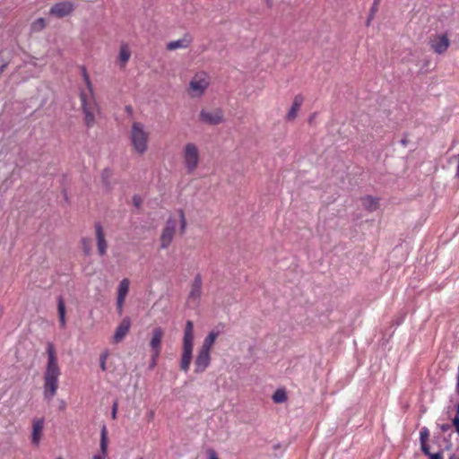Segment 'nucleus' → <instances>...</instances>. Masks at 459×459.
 <instances>
[{
  "instance_id": "f257e3e1",
  "label": "nucleus",
  "mask_w": 459,
  "mask_h": 459,
  "mask_svg": "<svg viewBox=\"0 0 459 459\" xmlns=\"http://www.w3.org/2000/svg\"><path fill=\"white\" fill-rule=\"evenodd\" d=\"M48 363L44 373V398L48 401L52 400L58 388V378L61 375L60 368L57 363V358L53 343L49 342L47 346Z\"/></svg>"
},
{
  "instance_id": "f03ea898",
  "label": "nucleus",
  "mask_w": 459,
  "mask_h": 459,
  "mask_svg": "<svg viewBox=\"0 0 459 459\" xmlns=\"http://www.w3.org/2000/svg\"><path fill=\"white\" fill-rule=\"evenodd\" d=\"M128 138L132 149L136 154L143 156L148 151L150 132L143 123L133 122L128 133Z\"/></svg>"
},
{
  "instance_id": "7ed1b4c3",
  "label": "nucleus",
  "mask_w": 459,
  "mask_h": 459,
  "mask_svg": "<svg viewBox=\"0 0 459 459\" xmlns=\"http://www.w3.org/2000/svg\"><path fill=\"white\" fill-rule=\"evenodd\" d=\"M82 75L88 89V92L81 93L82 108L84 113L85 124L88 127H91L95 123V111L97 110L98 107L91 82L85 70H83Z\"/></svg>"
},
{
  "instance_id": "20e7f679",
  "label": "nucleus",
  "mask_w": 459,
  "mask_h": 459,
  "mask_svg": "<svg viewBox=\"0 0 459 459\" xmlns=\"http://www.w3.org/2000/svg\"><path fill=\"white\" fill-rule=\"evenodd\" d=\"M178 223H180L181 233H184L186 227V221L182 210L178 212V220L175 217H169L167 220L160 238V248L166 249L169 247L175 237Z\"/></svg>"
},
{
  "instance_id": "39448f33",
  "label": "nucleus",
  "mask_w": 459,
  "mask_h": 459,
  "mask_svg": "<svg viewBox=\"0 0 459 459\" xmlns=\"http://www.w3.org/2000/svg\"><path fill=\"white\" fill-rule=\"evenodd\" d=\"M181 155L187 174H193L201 161V154L198 146L192 142L186 143L182 148Z\"/></svg>"
},
{
  "instance_id": "423d86ee",
  "label": "nucleus",
  "mask_w": 459,
  "mask_h": 459,
  "mask_svg": "<svg viewBox=\"0 0 459 459\" xmlns=\"http://www.w3.org/2000/svg\"><path fill=\"white\" fill-rule=\"evenodd\" d=\"M209 85V75L204 72H198L189 82L188 93L191 98H199L204 94Z\"/></svg>"
},
{
  "instance_id": "0eeeda50",
  "label": "nucleus",
  "mask_w": 459,
  "mask_h": 459,
  "mask_svg": "<svg viewBox=\"0 0 459 459\" xmlns=\"http://www.w3.org/2000/svg\"><path fill=\"white\" fill-rule=\"evenodd\" d=\"M202 123L209 126H216L223 122L224 113L221 108H203L199 114Z\"/></svg>"
},
{
  "instance_id": "6e6552de",
  "label": "nucleus",
  "mask_w": 459,
  "mask_h": 459,
  "mask_svg": "<svg viewBox=\"0 0 459 459\" xmlns=\"http://www.w3.org/2000/svg\"><path fill=\"white\" fill-rule=\"evenodd\" d=\"M164 336V330L161 327H155L152 333L150 346L152 351L153 363L160 356L161 350V341Z\"/></svg>"
},
{
  "instance_id": "1a4fd4ad",
  "label": "nucleus",
  "mask_w": 459,
  "mask_h": 459,
  "mask_svg": "<svg viewBox=\"0 0 459 459\" xmlns=\"http://www.w3.org/2000/svg\"><path fill=\"white\" fill-rule=\"evenodd\" d=\"M74 6L72 2H60L56 3L50 8L49 14L57 18H63L66 15H69L74 11Z\"/></svg>"
},
{
  "instance_id": "9d476101",
  "label": "nucleus",
  "mask_w": 459,
  "mask_h": 459,
  "mask_svg": "<svg viewBox=\"0 0 459 459\" xmlns=\"http://www.w3.org/2000/svg\"><path fill=\"white\" fill-rule=\"evenodd\" d=\"M449 45V39L445 34L437 35L430 39V47L437 54L446 52Z\"/></svg>"
},
{
  "instance_id": "9b49d317",
  "label": "nucleus",
  "mask_w": 459,
  "mask_h": 459,
  "mask_svg": "<svg viewBox=\"0 0 459 459\" xmlns=\"http://www.w3.org/2000/svg\"><path fill=\"white\" fill-rule=\"evenodd\" d=\"M131 327V320L129 317H125L122 319L118 326L116 328L115 333L112 337V342L114 343L121 342L126 335L128 333Z\"/></svg>"
},
{
  "instance_id": "f8f14e48",
  "label": "nucleus",
  "mask_w": 459,
  "mask_h": 459,
  "mask_svg": "<svg viewBox=\"0 0 459 459\" xmlns=\"http://www.w3.org/2000/svg\"><path fill=\"white\" fill-rule=\"evenodd\" d=\"M211 363V353L198 350L195 359V372H204Z\"/></svg>"
},
{
  "instance_id": "ddd939ff",
  "label": "nucleus",
  "mask_w": 459,
  "mask_h": 459,
  "mask_svg": "<svg viewBox=\"0 0 459 459\" xmlns=\"http://www.w3.org/2000/svg\"><path fill=\"white\" fill-rule=\"evenodd\" d=\"M202 295V278L198 274L195 277L191 290L188 295V302L196 304Z\"/></svg>"
},
{
  "instance_id": "4468645a",
  "label": "nucleus",
  "mask_w": 459,
  "mask_h": 459,
  "mask_svg": "<svg viewBox=\"0 0 459 459\" xmlns=\"http://www.w3.org/2000/svg\"><path fill=\"white\" fill-rule=\"evenodd\" d=\"M44 429V419H34L32 421L31 442L35 446H39Z\"/></svg>"
},
{
  "instance_id": "2eb2a0df",
  "label": "nucleus",
  "mask_w": 459,
  "mask_h": 459,
  "mask_svg": "<svg viewBox=\"0 0 459 459\" xmlns=\"http://www.w3.org/2000/svg\"><path fill=\"white\" fill-rule=\"evenodd\" d=\"M97 247L100 255L103 256L107 253L108 243L105 238L103 229L100 223L95 225Z\"/></svg>"
},
{
  "instance_id": "dca6fc26",
  "label": "nucleus",
  "mask_w": 459,
  "mask_h": 459,
  "mask_svg": "<svg viewBox=\"0 0 459 459\" xmlns=\"http://www.w3.org/2000/svg\"><path fill=\"white\" fill-rule=\"evenodd\" d=\"M194 324L188 320L186 323L184 336L182 341V348L193 349L194 347Z\"/></svg>"
},
{
  "instance_id": "f3484780",
  "label": "nucleus",
  "mask_w": 459,
  "mask_h": 459,
  "mask_svg": "<svg viewBox=\"0 0 459 459\" xmlns=\"http://www.w3.org/2000/svg\"><path fill=\"white\" fill-rule=\"evenodd\" d=\"M220 332L218 330H212L207 336L204 339L200 351L211 353L213 344L218 338Z\"/></svg>"
},
{
  "instance_id": "a211bd4d",
  "label": "nucleus",
  "mask_w": 459,
  "mask_h": 459,
  "mask_svg": "<svg viewBox=\"0 0 459 459\" xmlns=\"http://www.w3.org/2000/svg\"><path fill=\"white\" fill-rule=\"evenodd\" d=\"M193 358V349L182 348L180 368L184 372L189 370V367Z\"/></svg>"
},
{
  "instance_id": "6ab92c4d",
  "label": "nucleus",
  "mask_w": 459,
  "mask_h": 459,
  "mask_svg": "<svg viewBox=\"0 0 459 459\" xmlns=\"http://www.w3.org/2000/svg\"><path fill=\"white\" fill-rule=\"evenodd\" d=\"M303 101L304 99L301 95H297L294 97L292 106L286 116L288 120L291 121L296 118Z\"/></svg>"
},
{
  "instance_id": "aec40b11",
  "label": "nucleus",
  "mask_w": 459,
  "mask_h": 459,
  "mask_svg": "<svg viewBox=\"0 0 459 459\" xmlns=\"http://www.w3.org/2000/svg\"><path fill=\"white\" fill-rule=\"evenodd\" d=\"M191 40L187 38H183L178 40L170 41L167 44V49L173 51L178 48H186L190 45Z\"/></svg>"
},
{
  "instance_id": "412c9836",
  "label": "nucleus",
  "mask_w": 459,
  "mask_h": 459,
  "mask_svg": "<svg viewBox=\"0 0 459 459\" xmlns=\"http://www.w3.org/2000/svg\"><path fill=\"white\" fill-rule=\"evenodd\" d=\"M131 56V52L126 44H122L119 48L118 59L120 62V66L124 67L126 64L128 62Z\"/></svg>"
},
{
  "instance_id": "4be33fe9",
  "label": "nucleus",
  "mask_w": 459,
  "mask_h": 459,
  "mask_svg": "<svg viewBox=\"0 0 459 459\" xmlns=\"http://www.w3.org/2000/svg\"><path fill=\"white\" fill-rule=\"evenodd\" d=\"M11 62V54L8 51H0V78Z\"/></svg>"
},
{
  "instance_id": "5701e85b",
  "label": "nucleus",
  "mask_w": 459,
  "mask_h": 459,
  "mask_svg": "<svg viewBox=\"0 0 459 459\" xmlns=\"http://www.w3.org/2000/svg\"><path fill=\"white\" fill-rule=\"evenodd\" d=\"M362 205L365 209L368 211H376L378 208V199L368 195L362 198Z\"/></svg>"
},
{
  "instance_id": "b1692460",
  "label": "nucleus",
  "mask_w": 459,
  "mask_h": 459,
  "mask_svg": "<svg viewBox=\"0 0 459 459\" xmlns=\"http://www.w3.org/2000/svg\"><path fill=\"white\" fill-rule=\"evenodd\" d=\"M130 281L127 278L123 279L117 287V298L126 299L129 290Z\"/></svg>"
},
{
  "instance_id": "393cba45",
  "label": "nucleus",
  "mask_w": 459,
  "mask_h": 459,
  "mask_svg": "<svg viewBox=\"0 0 459 459\" xmlns=\"http://www.w3.org/2000/svg\"><path fill=\"white\" fill-rule=\"evenodd\" d=\"M100 456H103L105 458L108 454V436H107V429L105 426H103L101 429V435H100Z\"/></svg>"
},
{
  "instance_id": "a878e982",
  "label": "nucleus",
  "mask_w": 459,
  "mask_h": 459,
  "mask_svg": "<svg viewBox=\"0 0 459 459\" xmlns=\"http://www.w3.org/2000/svg\"><path fill=\"white\" fill-rule=\"evenodd\" d=\"M57 310H58L59 322H60L61 327H65V302H64V299L62 297L58 298Z\"/></svg>"
},
{
  "instance_id": "bb28decb",
  "label": "nucleus",
  "mask_w": 459,
  "mask_h": 459,
  "mask_svg": "<svg viewBox=\"0 0 459 459\" xmlns=\"http://www.w3.org/2000/svg\"><path fill=\"white\" fill-rule=\"evenodd\" d=\"M273 400L276 403H284L287 400V395L284 390L278 389L273 395Z\"/></svg>"
},
{
  "instance_id": "cd10ccee",
  "label": "nucleus",
  "mask_w": 459,
  "mask_h": 459,
  "mask_svg": "<svg viewBox=\"0 0 459 459\" xmlns=\"http://www.w3.org/2000/svg\"><path fill=\"white\" fill-rule=\"evenodd\" d=\"M46 27V21L43 18H39L31 23V30L33 31H40Z\"/></svg>"
},
{
  "instance_id": "c85d7f7f",
  "label": "nucleus",
  "mask_w": 459,
  "mask_h": 459,
  "mask_svg": "<svg viewBox=\"0 0 459 459\" xmlns=\"http://www.w3.org/2000/svg\"><path fill=\"white\" fill-rule=\"evenodd\" d=\"M380 1L381 0H374V3H373V4L371 6V9H370V13H369L368 19L367 21V25L368 26L370 24V22L373 20L375 14L377 12L378 4H379Z\"/></svg>"
},
{
  "instance_id": "c756f323",
  "label": "nucleus",
  "mask_w": 459,
  "mask_h": 459,
  "mask_svg": "<svg viewBox=\"0 0 459 459\" xmlns=\"http://www.w3.org/2000/svg\"><path fill=\"white\" fill-rule=\"evenodd\" d=\"M429 437V429L426 427L422 428V429L420 430V443L428 442Z\"/></svg>"
},
{
  "instance_id": "7c9ffc66",
  "label": "nucleus",
  "mask_w": 459,
  "mask_h": 459,
  "mask_svg": "<svg viewBox=\"0 0 459 459\" xmlns=\"http://www.w3.org/2000/svg\"><path fill=\"white\" fill-rule=\"evenodd\" d=\"M82 247L83 250L86 255H89L91 253V246H90V239L83 238L82 239Z\"/></svg>"
},
{
  "instance_id": "2f4dec72",
  "label": "nucleus",
  "mask_w": 459,
  "mask_h": 459,
  "mask_svg": "<svg viewBox=\"0 0 459 459\" xmlns=\"http://www.w3.org/2000/svg\"><path fill=\"white\" fill-rule=\"evenodd\" d=\"M125 300L126 299L117 298V307L119 314H122L123 312Z\"/></svg>"
},
{
  "instance_id": "473e14b6",
  "label": "nucleus",
  "mask_w": 459,
  "mask_h": 459,
  "mask_svg": "<svg viewBox=\"0 0 459 459\" xmlns=\"http://www.w3.org/2000/svg\"><path fill=\"white\" fill-rule=\"evenodd\" d=\"M421 450L426 455H429L431 453L429 451V446L427 442L420 443Z\"/></svg>"
},
{
  "instance_id": "72a5a7b5",
  "label": "nucleus",
  "mask_w": 459,
  "mask_h": 459,
  "mask_svg": "<svg viewBox=\"0 0 459 459\" xmlns=\"http://www.w3.org/2000/svg\"><path fill=\"white\" fill-rule=\"evenodd\" d=\"M117 408H118L117 401H115L114 403H113L112 411H111L112 419H116L117 418Z\"/></svg>"
},
{
  "instance_id": "f704fd0d",
  "label": "nucleus",
  "mask_w": 459,
  "mask_h": 459,
  "mask_svg": "<svg viewBox=\"0 0 459 459\" xmlns=\"http://www.w3.org/2000/svg\"><path fill=\"white\" fill-rule=\"evenodd\" d=\"M107 354H102L100 356V368L103 371L106 370V359H107Z\"/></svg>"
},
{
  "instance_id": "c9c22d12",
  "label": "nucleus",
  "mask_w": 459,
  "mask_h": 459,
  "mask_svg": "<svg viewBox=\"0 0 459 459\" xmlns=\"http://www.w3.org/2000/svg\"><path fill=\"white\" fill-rule=\"evenodd\" d=\"M453 424L456 429L457 434L459 435V417L455 416L453 420Z\"/></svg>"
},
{
  "instance_id": "e433bc0d",
  "label": "nucleus",
  "mask_w": 459,
  "mask_h": 459,
  "mask_svg": "<svg viewBox=\"0 0 459 459\" xmlns=\"http://www.w3.org/2000/svg\"><path fill=\"white\" fill-rule=\"evenodd\" d=\"M208 459H219L214 450L208 451Z\"/></svg>"
},
{
  "instance_id": "4c0bfd02",
  "label": "nucleus",
  "mask_w": 459,
  "mask_h": 459,
  "mask_svg": "<svg viewBox=\"0 0 459 459\" xmlns=\"http://www.w3.org/2000/svg\"><path fill=\"white\" fill-rule=\"evenodd\" d=\"M430 457V459H441V455L440 454L437 453V454H430L429 455Z\"/></svg>"
},
{
  "instance_id": "58836bf2",
  "label": "nucleus",
  "mask_w": 459,
  "mask_h": 459,
  "mask_svg": "<svg viewBox=\"0 0 459 459\" xmlns=\"http://www.w3.org/2000/svg\"><path fill=\"white\" fill-rule=\"evenodd\" d=\"M455 160L457 161L456 177L459 178V154L455 156Z\"/></svg>"
},
{
  "instance_id": "ea45409f",
  "label": "nucleus",
  "mask_w": 459,
  "mask_h": 459,
  "mask_svg": "<svg viewBox=\"0 0 459 459\" xmlns=\"http://www.w3.org/2000/svg\"><path fill=\"white\" fill-rule=\"evenodd\" d=\"M441 429H442V430L446 431V430H447L449 429V426L448 425H442Z\"/></svg>"
},
{
  "instance_id": "a19ab883",
  "label": "nucleus",
  "mask_w": 459,
  "mask_h": 459,
  "mask_svg": "<svg viewBox=\"0 0 459 459\" xmlns=\"http://www.w3.org/2000/svg\"><path fill=\"white\" fill-rule=\"evenodd\" d=\"M93 459H105V458H103V456H100V455H95L93 456Z\"/></svg>"
},
{
  "instance_id": "79ce46f5",
  "label": "nucleus",
  "mask_w": 459,
  "mask_h": 459,
  "mask_svg": "<svg viewBox=\"0 0 459 459\" xmlns=\"http://www.w3.org/2000/svg\"><path fill=\"white\" fill-rule=\"evenodd\" d=\"M456 416L459 417V403L457 404V407H456Z\"/></svg>"
},
{
  "instance_id": "37998d69",
  "label": "nucleus",
  "mask_w": 459,
  "mask_h": 459,
  "mask_svg": "<svg viewBox=\"0 0 459 459\" xmlns=\"http://www.w3.org/2000/svg\"><path fill=\"white\" fill-rule=\"evenodd\" d=\"M152 359L153 360V358H152ZM155 364H156V362H155V363H153V361H152V362H151V368L154 367V366H155Z\"/></svg>"
},
{
  "instance_id": "c03bdc74",
  "label": "nucleus",
  "mask_w": 459,
  "mask_h": 459,
  "mask_svg": "<svg viewBox=\"0 0 459 459\" xmlns=\"http://www.w3.org/2000/svg\"><path fill=\"white\" fill-rule=\"evenodd\" d=\"M449 459H458L455 455H452L449 457Z\"/></svg>"
},
{
  "instance_id": "a18cd8bd",
  "label": "nucleus",
  "mask_w": 459,
  "mask_h": 459,
  "mask_svg": "<svg viewBox=\"0 0 459 459\" xmlns=\"http://www.w3.org/2000/svg\"><path fill=\"white\" fill-rule=\"evenodd\" d=\"M56 459H62L61 457H57Z\"/></svg>"
},
{
  "instance_id": "49530a36",
  "label": "nucleus",
  "mask_w": 459,
  "mask_h": 459,
  "mask_svg": "<svg viewBox=\"0 0 459 459\" xmlns=\"http://www.w3.org/2000/svg\"><path fill=\"white\" fill-rule=\"evenodd\" d=\"M140 459H143V458H140Z\"/></svg>"
}]
</instances>
